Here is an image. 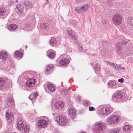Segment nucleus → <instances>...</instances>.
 Wrapping results in <instances>:
<instances>
[{"label": "nucleus", "mask_w": 133, "mask_h": 133, "mask_svg": "<svg viewBox=\"0 0 133 133\" xmlns=\"http://www.w3.org/2000/svg\"><path fill=\"white\" fill-rule=\"evenodd\" d=\"M52 114L55 117V120L57 121L58 124L61 125H65L68 123L69 119L65 116L61 115L56 117L54 114Z\"/></svg>", "instance_id": "obj_2"}, {"label": "nucleus", "mask_w": 133, "mask_h": 133, "mask_svg": "<svg viewBox=\"0 0 133 133\" xmlns=\"http://www.w3.org/2000/svg\"><path fill=\"white\" fill-rule=\"evenodd\" d=\"M47 88L48 90L51 92H53L55 91L53 85L51 84H48L47 85Z\"/></svg>", "instance_id": "obj_23"}, {"label": "nucleus", "mask_w": 133, "mask_h": 133, "mask_svg": "<svg viewBox=\"0 0 133 133\" xmlns=\"http://www.w3.org/2000/svg\"><path fill=\"white\" fill-rule=\"evenodd\" d=\"M106 51L104 49H103L101 50V54L102 56H104L105 55Z\"/></svg>", "instance_id": "obj_38"}, {"label": "nucleus", "mask_w": 133, "mask_h": 133, "mask_svg": "<svg viewBox=\"0 0 133 133\" xmlns=\"http://www.w3.org/2000/svg\"><path fill=\"white\" fill-rule=\"evenodd\" d=\"M116 84V82L115 80L111 81L108 83V86L110 88H116L115 86Z\"/></svg>", "instance_id": "obj_19"}, {"label": "nucleus", "mask_w": 133, "mask_h": 133, "mask_svg": "<svg viewBox=\"0 0 133 133\" xmlns=\"http://www.w3.org/2000/svg\"><path fill=\"white\" fill-rule=\"evenodd\" d=\"M119 129H112L110 133H119Z\"/></svg>", "instance_id": "obj_34"}, {"label": "nucleus", "mask_w": 133, "mask_h": 133, "mask_svg": "<svg viewBox=\"0 0 133 133\" xmlns=\"http://www.w3.org/2000/svg\"><path fill=\"white\" fill-rule=\"evenodd\" d=\"M131 127L129 125H126L123 127V130L125 131L130 130L131 129Z\"/></svg>", "instance_id": "obj_28"}, {"label": "nucleus", "mask_w": 133, "mask_h": 133, "mask_svg": "<svg viewBox=\"0 0 133 133\" xmlns=\"http://www.w3.org/2000/svg\"><path fill=\"white\" fill-rule=\"evenodd\" d=\"M95 127L93 130L94 133H102L106 129L105 124L102 122H96L95 124Z\"/></svg>", "instance_id": "obj_1"}, {"label": "nucleus", "mask_w": 133, "mask_h": 133, "mask_svg": "<svg viewBox=\"0 0 133 133\" xmlns=\"http://www.w3.org/2000/svg\"><path fill=\"white\" fill-rule=\"evenodd\" d=\"M69 113L70 117L74 118L76 116V110L75 109L73 108H70L69 111Z\"/></svg>", "instance_id": "obj_15"}, {"label": "nucleus", "mask_w": 133, "mask_h": 133, "mask_svg": "<svg viewBox=\"0 0 133 133\" xmlns=\"http://www.w3.org/2000/svg\"><path fill=\"white\" fill-rule=\"evenodd\" d=\"M76 99L77 101H81V99L79 97H77Z\"/></svg>", "instance_id": "obj_47"}, {"label": "nucleus", "mask_w": 133, "mask_h": 133, "mask_svg": "<svg viewBox=\"0 0 133 133\" xmlns=\"http://www.w3.org/2000/svg\"><path fill=\"white\" fill-rule=\"evenodd\" d=\"M69 35L73 38L75 40H76L78 38V37L76 35H75L74 31L72 30H69L67 31Z\"/></svg>", "instance_id": "obj_18"}, {"label": "nucleus", "mask_w": 133, "mask_h": 133, "mask_svg": "<svg viewBox=\"0 0 133 133\" xmlns=\"http://www.w3.org/2000/svg\"><path fill=\"white\" fill-rule=\"evenodd\" d=\"M38 92L37 91L34 92V93L31 94L29 97V99L32 101H35L38 96Z\"/></svg>", "instance_id": "obj_11"}, {"label": "nucleus", "mask_w": 133, "mask_h": 133, "mask_svg": "<svg viewBox=\"0 0 133 133\" xmlns=\"http://www.w3.org/2000/svg\"><path fill=\"white\" fill-rule=\"evenodd\" d=\"M26 84L28 87H31L34 86V83L31 81L30 80H29L26 82Z\"/></svg>", "instance_id": "obj_31"}, {"label": "nucleus", "mask_w": 133, "mask_h": 133, "mask_svg": "<svg viewBox=\"0 0 133 133\" xmlns=\"http://www.w3.org/2000/svg\"><path fill=\"white\" fill-rule=\"evenodd\" d=\"M124 98L122 93L121 91H117L112 96V99L114 102H120Z\"/></svg>", "instance_id": "obj_4"}, {"label": "nucleus", "mask_w": 133, "mask_h": 133, "mask_svg": "<svg viewBox=\"0 0 133 133\" xmlns=\"http://www.w3.org/2000/svg\"><path fill=\"white\" fill-rule=\"evenodd\" d=\"M14 2V1H13L11 0L9 1V3H13Z\"/></svg>", "instance_id": "obj_49"}, {"label": "nucleus", "mask_w": 133, "mask_h": 133, "mask_svg": "<svg viewBox=\"0 0 133 133\" xmlns=\"http://www.w3.org/2000/svg\"><path fill=\"white\" fill-rule=\"evenodd\" d=\"M12 114L13 113L11 112L10 110H7L5 115L6 119H9L12 118L13 117Z\"/></svg>", "instance_id": "obj_20"}, {"label": "nucleus", "mask_w": 133, "mask_h": 133, "mask_svg": "<svg viewBox=\"0 0 133 133\" xmlns=\"http://www.w3.org/2000/svg\"><path fill=\"white\" fill-rule=\"evenodd\" d=\"M8 57L7 53L4 52H0V61H2L6 59Z\"/></svg>", "instance_id": "obj_14"}, {"label": "nucleus", "mask_w": 133, "mask_h": 133, "mask_svg": "<svg viewBox=\"0 0 133 133\" xmlns=\"http://www.w3.org/2000/svg\"><path fill=\"white\" fill-rule=\"evenodd\" d=\"M18 27V26L15 24H11L8 26V28L9 31H13L16 30Z\"/></svg>", "instance_id": "obj_16"}, {"label": "nucleus", "mask_w": 133, "mask_h": 133, "mask_svg": "<svg viewBox=\"0 0 133 133\" xmlns=\"http://www.w3.org/2000/svg\"><path fill=\"white\" fill-rule=\"evenodd\" d=\"M78 50L80 52H82L83 50L82 47V46H79L78 48Z\"/></svg>", "instance_id": "obj_45"}, {"label": "nucleus", "mask_w": 133, "mask_h": 133, "mask_svg": "<svg viewBox=\"0 0 133 133\" xmlns=\"http://www.w3.org/2000/svg\"><path fill=\"white\" fill-rule=\"evenodd\" d=\"M113 110V108L110 105H108L104 107H101L100 113L104 115H107L111 113Z\"/></svg>", "instance_id": "obj_3"}, {"label": "nucleus", "mask_w": 133, "mask_h": 133, "mask_svg": "<svg viewBox=\"0 0 133 133\" xmlns=\"http://www.w3.org/2000/svg\"><path fill=\"white\" fill-rule=\"evenodd\" d=\"M116 47L117 52L118 54L120 55H122L124 52V53L125 52L127 53V54L128 53L129 54V51H131V50L130 49H132V51H133L132 49L133 50V49L132 48V47L130 46V47L129 48H128V49L127 50V51H124L125 49H122V45H121L120 42L117 43L116 44Z\"/></svg>", "instance_id": "obj_5"}, {"label": "nucleus", "mask_w": 133, "mask_h": 133, "mask_svg": "<svg viewBox=\"0 0 133 133\" xmlns=\"http://www.w3.org/2000/svg\"><path fill=\"white\" fill-rule=\"evenodd\" d=\"M29 129V127L28 125H26L25 126V128H24V131L25 132H27Z\"/></svg>", "instance_id": "obj_37"}, {"label": "nucleus", "mask_w": 133, "mask_h": 133, "mask_svg": "<svg viewBox=\"0 0 133 133\" xmlns=\"http://www.w3.org/2000/svg\"><path fill=\"white\" fill-rule=\"evenodd\" d=\"M14 133H16L15 132H14Z\"/></svg>", "instance_id": "obj_56"}, {"label": "nucleus", "mask_w": 133, "mask_h": 133, "mask_svg": "<svg viewBox=\"0 0 133 133\" xmlns=\"http://www.w3.org/2000/svg\"><path fill=\"white\" fill-rule=\"evenodd\" d=\"M94 68L95 70L98 72V73H100V66L98 64H94Z\"/></svg>", "instance_id": "obj_27"}, {"label": "nucleus", "mask_w": 133, "mask_h": 133, "mask_svg": "<svg viewBox=\"0 0 133 133\" xmlns=\"http://www.w3.org/2000/svg\"><path fill=\"white\" fill-rule=\"evenodd\" d=\"M15 56L19 57H22V55L21 53L19 51H17L15 53Z\"/></svg>", "instance_id": "obj_35"}, {"label": "nucleus", "mask_w": 133, "mask_h": 133, "mask_svg": "<svg viewBox=\"0 0 133 133\" xmlns=\"http://www.w3.org/2000/svg\"><path fill=\"white\" fill-rule=\"evenodd\" d=\"M128 43V42L127 41H125L124 40H122L121 43V45H125V44H127Z\"/></svg>", "instance_id": "obj_39"}, {"label": "nucleus", "mask_w": 133, "mask_h": 133, "mask_svg": "<svg viewBox=\"0 0 133 133\" xmlns=\"http://www.w3.org/2000/svg\"><path fill=\"white\" fill-rule=\"evenodd\" d=\"M18 2V1L17 0H16L15 1V2L16 3V2Z\"/></svg>", "instance_id": "obj_50"}, {"label": "nucleus", "mask_w": 133, "mask_h": 133, "mask_svg": "<svg viewBox=\"0 0 133 133\" xmlns=\"http://www.w3.org/2000/svg\"><path fill=\"white\" fill-rule=\"evenodd\" d=\"M122 20V17L119 14L117 13L113 16L112 21L114 25H117L121 23Z\"/></svg>", "instance_id": "obj_6"}, {"label": "nucleus", "mask_w": 133, "mask_h": 133, "mask_svg": "<svg viewBox=\"0 0 133 133\" xmlns=\"http://www.w3.org/2000/svg\"><path fill=\"white\" fill-rule=\"evenodd\" d=\"M46 55L51 59L53 58L55 56L54 53L52 52H50V50H49L47 51Z\"/></svg>", "instance_id": "obj_24"}, {"label": "nucleus", "mask_w": 133, "mask_h": 133, "mask_svg": "<svg viewBox=\"0 0 133 133\" xmlns=\"http://www.w3.org/2000/svg\"><path fill=\"white\" fill-rule=\"evenodd\" d=\"M38 124L40 127L43 128L47 126V122L44 119L40 120L38 122Z\"/></svg>", "instance_id": "obj_10"}, {"label": "nucleus", "mask_w": 133, "mask_h": 133, "mask_svg": "<svg viewBox=\"0 0 133 133\" xmlns=\"http://www.w3.org/2000/svg\"><path fill=\"white\" fill-rule=\"evenodd\" d=\"M53 68V65L52 64H50L47 66V69L46 70V72H51L52 71V69Z\"/></svg>", "instance_id": "obj_26"}, {"label": "nucleus", "mask_w": 133, "mask_h": 133, "mask_svg": "<svg viewBox=\"0 0 133 133\" xmlns=\"http://www.w3.org/2000/svg\"><path fill=\"white\" fill-rule=\"evenodd\" d=\"M26 47H27V46H26Z\"/></svg>", "instance_id": "obj_54"}, {"label": "nucleus", "mask_w": 133, "mask_h": 133, "mask_svg": "<svg viewBox=\"0 0 133 133\" xmlns=\"http://www.w3.org/2000/svg\"><path fill=\"white\" fill-rule=\"evenodd\" d=\"M89 111H91L94 110L95 109L93 107H90L89 108Z\"/></svg>", "instance_id": "obj_42"}, {"label": "nucleus", "mask_w": 133, "mask_h": 133, "mask_svg": "<svg viewBox=\"0 0 133 133\" xmlns=\"http://www.w3.org/2000/svg\"><path fill=\"white\" fill-rule=\"evenodd\" d=\"M50 43L51 45H54L56 44V40L55 38H52L51 39Z\"/></svg>", "instance_id": "obj_30"}, {"label": "nucleus", "mask_w": 133, "mask_h": 133, "mask_svg": "<svg viewBox=\"0 0 133 133\" xmlns=\"http://www.w3.org/2000/svg\"><path fill=\"white\" fill-rule=\"evenodd\" d=\"M107 62L108 64V65L111 66H112L113 67V66H114V65L115 64L114 63H113L111 62H108V61H107Z\"/></svg>", "instance_id": "obj_40"}, {"label": "nucleus", "mask_w": 133, "mask_h": 133, "mask_svg": "<svg viewBox=\"0 0 133 133\" xmlns=\"http://www.w3.org/2000/svg\"><path fill=\"white\" fill-rule=\"evenodd\" d=\"M5 81L3 78H0V87H3L5 84Z\"/></svg>", "instance_id": "obj_32"}, {"label": "nucleus", "mask_w": 133, "mask_h": 133, "mask_svg": "<svg viewBox=\"0 0 133 133\" xmlns=\"http://www.w3.org/2000/svg\"><path fill=\"white\" fill-rule=\"evenodd\" d=\"M85 102L86 103V104L87 105H90V102L89 101H86Z\"/></svg>", "instance_id": "obj_46"}, {"label": "nucleus", "mask_w": 133, "mask_h": 133, "mask_svg": "<svg viewBox=\"0 0 133 133\" xmlns=\"http://www.w3.org/2000/svg\"><path fill=\"white\" fill-rule=\"evenodd\" d=\"M64 106V103L61 101H57L56 102L55 104V108L58 109L63 108Z\"/></svg>", "instance_id": "obj_12"}, {"label": "nucleus", "mask_w": 133, "mask_h": 133, "mask_svg": "<svg viewBox=\"0 0 133 133\" xmlns=\"http://www.w3.org/2000/svg\"><path fill=\"white\" fill-rule=\"evenodd\" d=\"M7 101L10 103H12V102L14 101L13 99L11 98H8Z\"/></svg>", "instance_id": "obj_43"}, {"label": "nucleus", "mask_w": 133, "mask_h": 133, "mask_svg": "<svg viewBox=\"0 0 133 133\" xmlns=\"http://www.w3.org/2000/svg\"><path fill=\"white\" fill-rule=\"evenodd\" d=\"M65 92H68V91L67 90H66V91H65Z\"/></svg>", "instance_id": "obj_52"}, {"label": "nucleus", "mask_w": 133, "mask_h": 133, "mask_svg": "<svg viewBox=\"0 0 133 133\" xmlns=\"http://www.w3.org/2000/svg\"><path fill=\"white\" fill-rule=\"evenodd\" d=\"M119 121V117L118 116L113 115L108 117L107 119L108 123L109 124L114 123Z\"/></svg>", "instance_id": "obj_7"}, {"label": "nucleus", "mask_w": 133, "mask_h": 133, "mask_svg": "<svg viewBox=\"0 0 133 133\" xmlns=\"http://www.w3.org/2000/svg\"><path fill=\"white\" fill-rule=\"evenodd\" d=\"M69 62V60L67 58H64L60 61L59 62V63L60 65L64 66Z\"/></svg>", "instance_id": "obj_21"}, {"label": "nucleus", "mask_w": 133, "mask_h": 133, "mask_svg": "<svg viewBox=\"0 0 133 133\" xmlns=\"http://www.w3.org/2000/svg\"><path fill=\"white\" fill-rule=\"evenodd\" d=\"M33 21V22H33V23H35V21Z\"/></svg>", "instance_id": "obj_51"}, {"label": "nucleus", "mask_w": 133, "mask_h": 133, "mask_svg": "<svg viewBox=\"0 0 133 133\" xmlns=\"http://www.w3.org/2000/svg\"><path fill=\"white\" fill-rule=\"evenodd\" d=\"M122 69H123V70H125V68L124 67H120V70H122Z\"/></svg>", "instance_id": "obj_48"}, {"label": "nucleus", "mask_w": 133, "mask_h": 133, "mask_svg": "<svg viewBox=\"0 0 133 133\" xmlns=\"http://www.w3.org/2000/svg\"><path fill=\"white\" fill-rule=\"evenodd\" d=\"M88 8L87 5H84L82 6H78L76 7L75 10L76 12L78 13H82L85 11Z\"/></svg>", "instance_id": "obj_8"}, {"label": "nucleus", "mask_w": 133, "mask_h": 133, "mask_svg": "<svg viewBox=\"0 0 133 133\" xmlns=\"http://www.w3.org/2000/svg\"><path fill=\"white\" fill-rule=\"evenodd\" d=\"M16 9L17 11L18 14L21 15V16H23L24 13L23 11L24 10V7L22 4H19L16 5Z\"/></svg>", "instance_id": "obj_9"}, {"label": "nucleus", "mask_w": 133, "mask_h": 133, "mask_svg": "<svg viewBox=\"0 0 133 133\" xmlns=\"http://www.w3.org/2000/svg\"><path fill=\"white\" fill-rule=\"evenodd\" d=\"M24 5L28 9L31 8L32 6V4L30 2L28 1L25 2L24 3Z\"/></svg>", "instance_id": "obj_25"}, {"label": "nucleus", "mask_w": 133, "mask_h": 133, "mask_svg": "<svg viewBox=\"0 0 133 133\" xmlns=\"http://www.w3.org/2000/svg\"><path fill=\"white\" fill-rule=\"evenodd\" d=\"M128 22L129 24L131 25V26L133 27V17H130L128 19Z\"/></svg>", "instance_id": "obj_29"}, {"label": "nucleus", "mask_w": 133, "mask_h": 133, "mask_svg": "<svg viewBox=\"0 0 133 133\" xmlns=\"http://www.w3.org/2000/svg\"><path fill=\"white\" fill-rule=\"evenodd\" d=\"M10 69V67L9 66H8L7 67L6 70L5 69L4 70V72H5L8 73L9 72V70Z\"/></svg>", "instance_id": "obj_41"}, {"label": "nucleus", "mask_w": 133, "mask_h": 133, "mask_svg": "<svg viewBox=\"0 0 133 133\" xmlns=\"http://www.w3.org/2000/svg\"><path fill=\"white\" fill-rule=\"evenodd\" d=\"M23 124L22 123V121L20 120L18 121V123L17 124V128L19 130H22L23 129Z\"/></svg>", "instance_id": "obj_22"}, {"label": "nucleus", "mask_w": 133, "mask_h": 133, "mask_svg": "<svg viewBox=\"0 0 133 133\" xmlns=\"http://www.w3.org/2000/svg\"><path fill=\"white\" fill-rule=\"evenodd\" d=\"M24 23L23 24V26L27 29H29L30 26V25L31 24V23Z\"/></svg>", "instance_id": "obj_33"}, {"label": "nucleus", "mask_w": 133, "mask_h": 133, "mask_svg": "<svg viewBox=\"0 0 133 133\" xmlns=\"http://www.w3.org/2000/svg\"><path fill=\"white\" fill-rule=\"evenodd\" d=\"M113 68L116 70H120V68L118 65L115 64Z\"/></svg>", "instance_id": "obj_36"}, {"label": "nucleus", "mask_w": 133, "mask_h": 133, "mask_svg": "<svg viewBox=\"0 0 133 133\" xmlns=\"http://www.w3.org/2000/svg\"><path fill=\"white\" fill-rule=\"evenodd\" d=\"M124 79L123 78H121V79H119L118 80V81L121 83H123L124 81Z\"/></svg>", "instance_id": "obj_44"}, {"label": "nucleus", "mask_w": 133, "mask_h": 133, "mask_svg": "<svg viewBox=\"0 0 133 133\" xmlns=\"http://www.w3.org/2000/svg\"><path fill=\"white\" fill-rule=\"evenodd\" d=\"M46 1H48V0H46Z\"/></svg>", "instance_id": "obj_55"}, {"label": "nucleus", "mask_w": 133, "mask_h": 133, "mask_svg": "<svg viewBox=\"0 0 133 133\" xmlns=\"http://www.w3.org/2000/svg\"><path fill=\"white\" fill-rule=\"evenodd\" d=\"M95 72H96V74H97V72H96V71L95 70Z\"/></svg>", "instance_id": "obj_53"}, {"label": "nucleus", "mask_w": 133, "mask_h": 133, "mask_svg": "<svg viewBox=\"0 0 133 133\" xmlns=\"http://www.w3.org/2000/svg\"><path fill=\"white\" fill-rule=\"evenodd\" d=\"M49 25L48 23H41L40 25L38 26V27L40 29H45L48 30L49 29Z\"/></svg>", "instance_id": "obj_17"}, {"label": "nucleus", "mask_w": 133, "mask_h": 133, "mask_svg": "<svg viewBox=\"0 0 133 133\" xmlns=\"http://www.w3.org/2000/svg\"><path fill=\"white\" fill-rule=\"evenodd\" d=\"M8 13L7 12L5 9L3 7L0 8V16L4 17L8 15Z\"/></svg>", "instance_id": "obj_13"}]
</instances>
